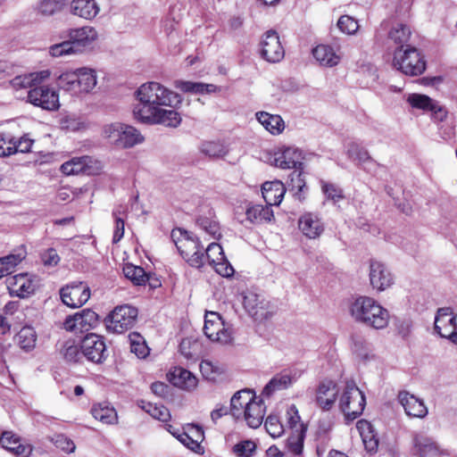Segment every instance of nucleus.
<instances>
[{"instance_id":"1","label":"nucleus","mask_w":457,"mask_h":457,"mask_svg":"<svg viewBox=\"0 0 457 457\" xmlns=\"http://www.w3.org/2000/svg\"><path fill=\"white\" fill-rule=\"evenodd\" d=\"M138 103L133 108L134 118L143 122L148 117H154L162 106H177L181 96L158 82L151 81L141 85L135 92Z\"/></svg>"},{"instance_id":"2","label":"nucleus","mask_w":457,"mask_h":457,"mask_svg":"<svg viewBox=\"0 0 457 457\" xmlns=\"http://www.w3.org/2000/svg\"><path fill=\"white\" fill-rule=\"evenodd\" d=\"M351 314L358 322L376 329L386 328L389 322V312L375 299L359 296L351 305Z\"/></svg>"},{"instance_id":"3","label":"nucleus","mask_w":457,"mask_h":457,"mask_svg":"<svg viewBox=\"0 0 457 457\" xmlns=\"http://www.w3.org/2000/svg\"><path fill=\"white\" fill-rule=\"evenodd\" d=\"M67 37V40L51 46L50 53L53 56L83 52L97 40L98 33L94 27L84 26L69 29Z\"/></svg>"},{"instance_id":"4","label":"nucleus","mask_w":457,"mask_h":457,"mask_svg":"<svg viewBox=\"0 0 457 457\" xmlns=\"http://www.w3.org/2000/svg\"><path fill=\"white\" fill-rule=\"evenodd\" d=\"M178 251L192 267L201 268L204 265V245L198 237L182 228H175L170 235Z\"/></svg>"},{"instance_id":"5","label":"nucleus","mask_w":457,"mask_h":457,"mask_svg":"<svg viewBox=\"0 0 457 457\" xmlns=\"http://www.w3.org/2000/svg\"><path fill=\"white\" fill-rule=\"evenodd\" d=\"M393 66L405 75L419 76L424 72L426 62L416 47L407 46L395 50Z\"/></svg>"},{"instance_id":"6","label":"nucleus","mask_w":457,"mask_h":457,"mask_svg":"<svg viewBox=\"0 0 457 457\" xmlns=\"http://www.w3.org/2000/svg\"><path fill=\"white\" fill-rule=\"evenodd\" d=\"M366 405L364 394L359 389L353 381H347L339 399L340 410L344 412L345 419L353 420L361 413Z\"/></svg>"},{"instance_id":"7","label":"nucleus","mask_w":457,"mask_h":457,"mask_svg":"<svg viewBox=\"0 0 457 457\" xmlns=\"http://www.w3.org/2000/svg\"><path fill=\"white\" fill-rule=\"evenodd\" d=\"M137 314V309L133 306H117L106 319V328L109 331L121 334L135 325Z\"/></svg>"},{"instance_id":"8","label":"nucleus","mask_w":457,"mask_h":457,"mask_svg":"<svg viewBox=\"0 0 457 457\" xmlns=\"http://www.w3.org/2000/svg\"><path fill=\"white\" fill-rule=\"evenodd\" d=\"M204 332L212 342L229 344L232 341L231 331L225 327L221 317L217 312H206Z\"/></svg>"},{"instance_id":"9","label":"nucleus","mask_w":457,"mask_h":457,"mask_svg":"<svg viewBox=\"0 0 457 457\" xmlns=\"http://www.w3.org/2000/svg\"><path fill=\"white\" fill-rule=\"evenodd\" d=\"M83 356L94 363L104 362L107 356L104 338L94 333L87 334L80 343Z\"/></svg>"},{"instance_id":"10","label":"nucleus","mask_w":457,"mask_h":457,"mask_svg":"<svg viewBox=\"0 0 457 457\" xmlns=\"http://www.w3.org/2000/svg\"><path fill=\"white\" fill-rule=\"evenodd\" d=\"M243 304L248 314L256 321L268 320L273 314L270 302L254 292H247L244 295Z\"/></svg>"},{"instance_id":"11","label":"nucleus","mask_w":457,"mask_h":457,"mask_svg":"<svg viewBox=\"0 0 457 457\" xmlns=\"http://www.w3.org/2000/svg\"><path fill=\"white\" fill-rule=\"evenodd\" d=\"M28 100L35 106L48 111H55L60 107L59 95L48 86L34 87L28 93Z\"/></svg>"},{"instance_id":"12","label":"nucleus","mask_w":457,"mask_h":457,"mask_svg":"<svg viewBox=\"0 0 457 457\" xmlns=\"http://www.w3.org/2000/svg\"><path fill=\"white\" fill-rule=\"evenodd\" d=\"M452 314L451 308H439L435 318V330L440 337L457 345V315Z\"/></svg>"},{"instance_id":"13","label":"nucleus","mask_w":457,"mask_h":457,"mask_svg":"<svg viewBox=\"0 0 457 457\" xmlns=\"http://www.w3.org/2000/svg\"><path fill=\"white\" fill-rule=\"evenodd\" d=\"M62 303L71 308H79L90 297V290L81 282L62 287L60 291Z\"/></svg>"},{"instance_id":"14","label":"nucleus","mask_w":457,"mask_h":457,"mask_svg":"<svg viewBox=\"0 0 457 457\" xmlns=\"http://www.w3.org/2000/svg\"><path fill=\"white\" fill-rule=\"evenodd\" d=\"M261 45L262 56L268 62H277L283 59L285 51L276 31H268L262 40Z\"/></svg>"},{"instance_id":"15","label":"nucleus","mask_w":457,"mask_h":457,"mask_svg":"<svg viewBox=\"0 0 457 457\" xmlns=\"http://www.w3.org/2000/svg\"><path fill=\"white\" fill-rule=\"evenodd\" d=\"M370 282L374 289L381 292L393 285L394 277L384 263L371 261L370 264Z\"/></svg>"},{"instance_id":"16","label":"nucleus","mask_w":457,"mask_h":457,"mask_svg":"<svg viewBox=\"0 0 457 457\" xmlns=\"http://www.w3.org/2000/svg\"><path fill=\"white\" fill-rule=\"evenodd\" d=\"M7 289L12 296L25 298L36 290L34 281L27 273H21L6 279Z\"/></svg>"},{"instance_id":"17","label":"nucleus","mask_w":457,"mask_h":457,"mask_svg":"<svg viewBox=\"0 0 457 457\" xmlns=\"http://www.w3.org/2000/svg\"><path fill=\"white\" fill-rule=\"evenodd\" d=\"M338 393L339 389L334 381H321L316 389L315 401L317 405L322 410H330L337 398Z\"/></svg>"},{"instance_id":"18","label":"nucleus","mask_w":457,"mask_h":457,"mask_svg":"<svg viewBox=\"0 0 457 457\" xmlns=\"http://www.w3.org/2000/svg\"><path fill=\"white\" fill-rule=\"evenodd\" d=\"M302 152L294 147H287L282 152L275 154L273 163L280 169L303 170Z\"/></svg>"},{"instance_id":"19","label":"nucleus","mask_w":457,"mask_h":457,"mask_svg":"<svg viewBox=\"0 0 457 457\" xmlns=\"http://www.w3.org/2000/svg\"><path fill=\"white\" fill-rule=\"evenodd\" d=\"M398 400L410 417L424 418L428 414V409L423 401L408 392H400Z\"/></svg>"},{"instance_id":"20","label":"nucleus","mask_w":457,"mask_h":457,"mask_svg":"<svg viewBox=\"0 0 457 457\" xmlns=\"http://www.w3.org/2000/svg\"><path fill=\"white\" fill-rule=\"evenodd\" d=\"M255 400V393L251 389L239 390L234 394L230 400V414L237 420L242 417V410Z\"/></svg>"},{"instance_id":"21","label":"nucleus","mask_w":457,"mask_h":457,"mask_svg":"<svg viewBox=\"0 0 457 457\" xmlns=\"http://www.w3.org/2000/svg\"><path fill=\"white\" fill-rule=\"evenodd\" d=\"M347 155L353 162H357L358 165L361 166L367 171H371L372 170L370 167H368V165L384 167L370 156L366 148L356 143L348 145Z\"/></svg>"},{"instance_id":"22","label":"nucleus","mask_w":457,"mask_h":457,"mask_svg":"<svg viewBox=\"0 0 457 457\" xmlns=\"http://www.w3.org/2000/svg\"><path fill=\"white\" fill-rule=\"evenodd\" d=\"M154 116L153 118L148 117L143 123L161 124L170 128H177L181 123V116L177 111L164 109L163 106L156 110V113H154Z\"/></svg>"},{"instance_id":"23","label":"nucleus","mask_w":457,"mask_h":457,"mask_svg":"<svg viewBox=\"0 0 457 457\" xmlns=\"http://www.w3.org/2000/svg\"><path fill=\"white\" fill-rule=\"evenodd\" d=\"M298 226L304 236L313 239L319 237L324 230L322 222L313 213H305L301 216Z\"/></svg>"},{"instance_id":"24","label":"nucleus","mask_w":457,"mask_h":457,"mask_svg":"<svg viewBox=\"0 0 457 457\" xmlns=\"http://www.w3.org/2000/svg\"><path fill=\"white\" fill-rule=\"evenodd\" d=\"M286 188L280 181H267L262 187V194L265 203L269 205H278L285 195Z\"/></svg>"},{"instance_id":"25","label":"nucleus","mask_w":457,"mask_h":457,"mask_svg":"<svg viewBox=\"0 0 457 457\" xmlns=\"http://www.w3.org/2000/svg\"><path fill=\"white\" fill-rule=\"evenodd\" d=\"M408 103L414 108L428 110L435 113L436 118L443 120L446 116V112L434 103V101L425 95L412 94L408 97Z\"/></svg>"},{"instance_id":"26","label":"nucleus","mask_w":457,"mask_h":457,"mask_svg":"<svg viewBox=\"0 0 457 457\" xmlns=\"http://www.w3.org/2000/svg\"><path fill=\"white\" fill-rule=\"evenodd\" d=\"M1 445L16 455L28 456L31 448L21 443V438L12 431H4L0 436Z\"/></svg>"},{"instance_id":"27","label":"nucleus","mask_w":457,"mask_h":457,"mask_svg":"<svg viewBox=\"0 0 457 457\" xmlns=\"http://www.w3.org/2000/svg\"><path fill=\"white\" fill-rule=\"evenodd\" d=\"M170 382L181 389L192 390L197 386V378L187 370L175 368L170 374Z\"/></svg>"},{"instance_id":"28","label":"nucleus","mask_w":457,"mask_h":457,"mask_svg":"<svg viewBox=\"0 0 457 457\" xmlns=\"http://www.w3.org/2000/svg\"><path fill=\"white\" fill-rule=\"evenodd\" d=\"M243 414L248 427L252 428H259L265 415V406L262 400H254L252 402V403L246 407V410L244 411Z\"/></svg>"},{"instance_id":"29","label":"nucleus","mask_w":457,"mask_h":457,"mask_svg":"<svg viewBox=\"0 0 457 457\" xmlns=\"http://www.w3.org/2000/svg\"><path fill=\"white\" fill-rule=\"evenodd\" d=\"M295 380V377L291 372L283 371L275 375L270 382L264 386L262 395L270 396L275 391L283 390L290 386Z\"/></svg>"},{"instance_id":"30","label":"nucleus","mask_w":457,"mask_h":457,"mask_svg":"<svg viewBox=\"0 0 457 457\" xmlns=\"http://www.w3.org/2000/svg\"><path fill=\"white\" fill-rule=\"evenodd\" d=\"M71 10L74 15L91 20L99 12V7L95 0H73Z\"/></svg>"},{"instance_id":"31","label":"nucleus","mask_w":457,"mask_h":457,"mask_svg":"<svg viewBox=\"0 0 457 457\" xmlns=\"http://www.w3.org/2000/svg\"><path fill=\"white\" fill-rule=\"evenodd\" d=\"M414 447L420 457H436L439 455L437 445L429 437L415 435Z\"/></svg>"},{"instance_id":"32","label":"nucleus","mask_w":457,"mask_h":457,"mask_svg":"<svg viewBox=\"0 0 457 457\" xmlns=\"http://www.w3.org/2000/svg\"><path fill=\"white\" fill-rule=\"evenodd\" d=\"M79 93H88L96 86V75L93 69L87 67L76 69Z\"/></svg>"},{"instance_id":"33","label":"nucleus","mask_w":457,"mask_h":457,"mask_svg":"<svg viewBox=\"0 0 457 457\" xmlns=\"http://www.w3.org/2000/svg\"><path fill=\"white\" fill-rule=\"evenodd\" d=\"M258 121L271 134L277 135L283 131L285 123L279 115H272L265 112L256 113Z\"/></svg>"},{"instance_id":"34","label":"nucleus","mask_w":457,"mask_h":457,"mask_svg":"<svg viewBox=\"0 0 457 457\" xmlns=\"http://www.w3.org/2000/svg\"><path fill=\"white\" fill-rule=\"evenodd\" d=\"M313 57L324 66L332 67L339 62L340 57L336 54L333 48L327 45H320L312 51Z\"/></svg>"},{"instance_id":"35","label":"nucleus","mask_w":457,"mask_h":457,"mask_svg":"<svg viewBox=\"0 0 457 457\" xmlns=\"http://www.w3.org/2000/svg\"><path fill=\"white\" fill-rule=\"evenodd\" d=\"M245 215L246 220L251 223H261L270 221L273 218V212L268 204L266 206L257 204L247 208Z\"/></svg>"},{"instance_id":"36","label":"nucleus","mask_w":457,"mask_h":457,"mask_svg":"<svg viewBox=\"0 0 457 457\" xmlns=\"http://www.w3.org/2000/svg\"><path fill=\"white\" fill-rule=\"evenodd\" d=\"M411 32L407 25L398 23L394 26L389 33L388 37L399 46L397 48L404 49L407 46H411L409 41L411 39Z\"/></svg>"},{"instance_id":"37","label":"nucleus","mask_w":457,"mask_h":457,"mask_svg":"<svg viewBox=\"0 0 457 457\" xmlns=\"http://www.w3.org/2000/svg\"><path fill=\"white\" fill-rule=\"evenodd\" d=\"M91 413L96 420L104 424H113L118 420L115 409L104 403L95 404L91 409Z\"/></svg>"},{"instance_id":"38","label":"nucleus","mask_w":457,"mask_h":457,"mask_svg":"<svg viewBox=\"0 0 457 457\" xmlns=\"http://www.w3.org/2000/svg\"><path fill=\"white\" fill-rule=\"evenodd\" d=\"M174 86L176 88L183 92L195 94L212 93L215 92L217 89V87L213 84H205L202 82H192L183 80H176L174 82Z\"/></svg>"},{"instance_id":"39","label":"nucleus","mask_w":457,"mask_h":457,"mask_svg":"<svg viewBox=\"0 0 457 457\" xmlns=\"http://www.w3.org/2000/svg\"><path fill=\"white\" fill-rule=\"evenodd\" d=\"M15 341L22 350L29 352L36 346L37 333L31 327H23L16 335Z\"/></svg>"},{"instance_id":"40","label":"nucleus","mask_w":457,"mask_h":457,"mask_svg":"<svg viewBox=\"0 0 457 457\" xmlns=\"http://www.w3.org/2000/svg\"><path fill=\"white\" fill-rule=\"evenodd\" d=\"M121 132L120 142V147L121 148L132 147L144 141V137L132 126L123 124V129H121Z\"/></svg>"},{"instance_id":"41","label":"nucleus","mask_w":457,"mask_h":457,"mask_svg":"<svg viewBox=\"0 0 457 457\" xmlns=\"http://www.w3.org/2000/svg\"><path fill=\"white\" fill-rule=\"evenodd\" d=\"M305 437V428L300 425L298 428L292 431L287 441L288 450L295 454L300 455L303 448V440Z\"/></svg>"},{"instance_id":"42","label":"nucleus","mask_w":457,"mask_h":457,"mask_svg":"<svg viewBox=\"0 0 457 457\" xmlns=\"http://www.w3.org/2000/svg\"><path fill=\"white\" fill-rule=\"evenodd\" d=\"M60 353L66 361L73 363L79 362L83 357L80 345H76L72 340H67L62 344Z\"/></svg>"},{"instance_id":"43","label":"nucleus","mask_w":457,"mask_h":457,"mask_svg":"<svg viewBox=\"0 0 457 457\" xmlns=\"http://www.w3.org/2000/svg\"><path fill=\"white\" fill-rule=\"evenodd\" d=\"M123 273L128 279L137 286L145 285L146 280L149 279L148 275L142 267L130 263L123 267Z\"/></svg>"},{"instance_id":"44","label":"nucleus","mask_w":457,"mask_h":457,"mask_svg":"<svg viewBox=\"0 0 457 457\" xmlns=\"http://www.w3.org/2000/svg\"><path fill=\"white\" fill-rule=\"evenodd\" d=\"M76 77V71H67L62 73L57 79V85L61 89L72 94L79 93V86Z\"/></svg>"},{"instance_id":"45","label":"nucleus","mask_w":457,"mask_h":457,"mask_svg":"<svg viewBox=\"0 0 457 457\" xmlns=\"http://www.w3.org/2000/svg\"><path fill=\"white\" fill-rule=\"evenodd\" d=\"M140 407L153 418L166 422L170 419L169 410L163 405L153 404L152 403H146L141 401Z\"/></svg>"},{"instance_id":"46","label":"nucleus","mask_w":457,"mask_h":457,"mask_svg":"<svg viewBox=\"0 0 457 457\" xmlns=\"http://www.w3.org/2000/svg\"><path fill=\"white\" fill-rule=\"evenodd\" d=\"M196 225L212 238H220V228L216 220L206 216H199L196 219Z\"/></svg>"},{"instance_id":"47","label":"nucleus","mask_w":457,"mask_h":457,"mask_svg":"<svg viewBox=\"0 0 457 457\" xmlns=\"http://www.w3.org/2000/svg\"><path fill=\"white\" fill-rule=\"evenodd\" d=\"M25 258V253L20 252L18 253H11L4 257H0V265L8 276L15 271L16 267Z\"/></svg>"},{"instance_id":"48","label":"nucleus","mask_w":457,"mask_h":457,"mask_svg":"<svg viewBox=\"0 0 457 457\" xmlns=\"http://www.w3.org/2000/svg\"><path fill=\"white\" fill-rule=\"evenodd\" d=\"M352 349L361 358L367 359L370 352V344L364 337L359 333L351 336Z\"/></svg>"},{"instance_id":"49","label":"nucleus","mask_w":457,"mask_h":457,"mask_svg":"<svg viewBox=\"0 0 457 457\" xmlns=\"http://www.w3.org/2000/svg\"><path fill=\"white\" fill-rule=\"evenodd\" d=\"M201 152L209 157H221L227 153L225 146L220 142H204L201 145Z\"/></svg>"},{"instance_id":"50","label":"nucleus","mask_w":457,"mask_h":457,"mask_svg":"<svg viewBox=\"0 0 457 457\" xmlns=\"http://www.w3.org/2000/svg\"><path fill=\"white\" fill-rule=\"evenodd\" d=\"M204 253L211 265L224 261L226 257L221 245L217 243L209 244Z\"/></svg>"},{"instance_id":"51","label":"nucleus","mask_w":457,"mask_h":457,"mask_svg":"<svg viewBox=\"0 0 457 457\" xmlns=\"http://www.w3.org/2000/svg\"><path fill=\"white\" fill-rule=\"evenodd\" d=\"M121 129H123L122 123H112L106 125L104 129V135L111 144L120 147Z\"/></svg>"},{"instance_id":"52","label":"nucleus","mask_w":457,"mask_h":457,"mask_svg":"<svg viewBox=\"0 0 457 457\" xmlns=\"http://www.w3.org/2000/svg\"><path fill=\"white\" fill-rule=\"evenodd\" d=\"M264 426L267 432L272 437L280 436L284 431L283 426L280 423L279 419L277 415H269L264 422Z\"/></svg>"},{"instance_id":"53","label":"nucleus","mask_w":457,"mask_h":457,"mask_svg":"<svg viewBox=\"0 0 457 457\" xmlns=\"http://www.w3.org/2000/svg\"><path fill=\"white\" fill-rule=\"evenodd\" d=\"M34 140L28 135H23L20 138L12 137V154L16 153H29L31 151Z\"/></svg>"},{"instance_id":"54","label":"nucleus","mask_w":457,"mask_h":457,"mask_svg":"<svg viewBox=\"0 0 457 457\" xmlns=\"http://www.w3.org/2000/svg\"><path fill=\"white\" fill-rule=\"evenodd\" d=\"M337 27L342 32L352 35L358 30L359 24L353 17L349 15H342L337 21Z\"/></svg>"},{"instance_id":"55","label":"nucleus","mask_w":457,"mask_h":457,"mask_svg":"<svg viewBox=\"0 0 457 457\" xmlns=\"http://www.w3.org/2000/svg\"><path fill=\"white\" fill-rule=\"evenodd\" d=\"M256 449V445L251 440H245L235 445L234 453L238 457H251Z\"/></svg>"},{"instance_id":"56","label":"nucleus","mask_w":457,"mask_h":457,"mask_svg":"<svg viewBox=\"0 0 457 457\" xmlns=\"http://www.w3.org/2000/svg\"><path fill=\"white\" fill-rule=\"evenodd\" d=\"M302 170H295L290 174L292 190H295V195H298L299 198L303 189L306 187Z\"/></svg>"},{"instance_id":"57","label":"nucleus","mask_w":457,"mask_h":457,"mask_svg":"<svg viewBox=\"0 0 457 457\" xmlns=\"http://www.w3.org/2000/svg\"><path fill=\"white\" fill-rule=\"evenodd\" d=\"M322 191L328 199L337 202L344 198L343 190L337 185L322 181Z\"/></svg>"},{"instance_id":"58","label":"nucleus","mask_w":457,"mask_h":457,"mask_svg":"<svg viewBox=\"0 0 457 457\" xmlns=\"http://www.w3.org/2000/svg\"><path fill=\"white\" fill-rule=\"evenodd\" d=\"M61 9L57 0H43L38 5V12L44 16H50Z\"/></svg>"},{"instance_id":"59","label":"nucleus","mask_w":457,"mask_h":457,"mask_svg":"<svg viewBox=\"0 0 457 457\" xmlns=\"http://www.w3.org/2000/svg\"><path fill=\"white\" fill-rule=\"evenodd\" d=\"M78 315L79 320L84 322L82 328H85V329L95 327L98 322V315L90 309H86L81 313H78Z\"/></svg>"},{"instance_id":"60","label":"nucleus","mask_w":457,"mask_h":457,"mask_svg":"<svg viewBox=\"0 0 457 457\" xmlns=\"http://www.w3.org/2000/svg\"><path fill=\"white\" fill-rule=\"evenodd\" d=\"M39 74L31 73L29 76H17L12 80L14 87H30L37 80Z\"/></svg>"},{"instance_id":"61","label":"nucleus","mask_w":457,"mask_h":457,"mask_svg":"<svg viewBox=\"0 0 457 457\" xmlns=\"http://www.w3.org/2000/svg\"><path fill=\"white\" fill-rule=\"evenodd\" d=\"M54 444L57 448L66 452L72 453L75 450V445L72 440L65 436L64 435H57L54 439Z\"/></svg>"},{"instance_id":"62","label":"nucleus","mask_w":457,"mask_h":457,"mask_svg":"<svg viewBox=\"0 0 457 457\" xmlns=\"http://www.w3.org/2000/svg\"><path fill=\"white\" fill-rule=\"evenodd\" d=\"M177 439L187 446L188 449L192 450L195 453H200L202 450L201 445L197 440L193 439L190 436H188L186 432H181L178 434Z\"/></svg>"},{"instance_id":"63","label":"nucleus","mask_w":457,"mask_h":457,"mask_svg":"<svg viewBox=\"0 0 457 457\" xmlns=\"http://www.w3.org/2000/svg\"><path fill=\"white\" fill-rule=\"evenodd\" d=\"M41 261L45 266L53 267L59 263L60 257L54 248H48L41 253Z\"/></svg>"},{"instance_id":"64","label":"nucleus","mask_w":457,"mask_h":457,"mask_svg":"<svg viewBox=\"0 0 457 457\" xmlns=\"http://www.w3.org/2000/svg\"><path fill=\"white\" fill-rule=\"evenodd\" d=\"M83 169L84 164L79 160L76 161V159L66 162L61 166V170L67 175L78 174L81 172Z\"/></svg>"}]
</instances>
